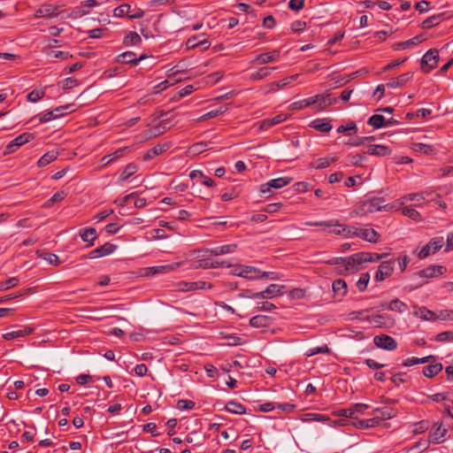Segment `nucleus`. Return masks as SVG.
<instances>
[{"mask_svg": "<svg viewBox=\"0 0 453 453\" xmlns=\"http://www.w3.org/2000/svg\"><path fill=\"white\" fill-rule=\"evenodd\" d=\"M339 226H334L333 229L329 230V233H333L335 234H344L346 236H356V234L357 233V227L356 226H347L344 225H341L338 223Z\"/></svg>", "mask_w": 453, "mask_h": 453, "instance_id": "29", "label": "nucleus"}, {"mask_svg": "<svg viewBox=\"0 0 453 453\" xmlns=\"http://www.w3.org/2000/svg\"><path fill=\"white\" fill-rule=\"evenodd\" d=\"M273 324V319L265 315H257L250 319V325L255 328L268 327Z\"/></svg>", "mask_w": 453, "mask_h": 453, "instance_id": "21", "label": "nucleus"}, {"mask_svg": "<svg viewBox=\"0 0 453 453\" xmlns=\"http://www.w3.org/2000/svg\"><path fill=\"white\" fill-rule=\"evenodd\" d=\"M275 69H276V67H266V66L261 67L257 71L252 73L250 75V81L263 80V79L268 77L271 74V72Z\"/></svg>", "mask_w": 453, "mask_h": 453, "instance_id": "39", "label": "nucleus"}, {"mask_svg": "<svg viewBox=\"0 0 453 453\" xmlns=\"http://www.w3.org/2000/svg\"><path fill=\"white\" fill-rule=\"evenodd\" d=\"M372 414L375 415L374 418L379 419V424L382 420L390 419L396 416L397 411L394 409L383 407V408H376L372 411Z\"/></svg>", "mask_w": 453, "mask_h": 453, "instance_id": "20", "label": "nucleus"}, {"mask_svg": "<svg viewBox=\"0 0 453 453\" xmlns=\"http://www.w3.org/2000/svg\"><path fill=\"white\" fill-rule=\"evenodd\" d=\"M394 263L395 261L392 259L383 261L378 267L374 280L380 282L391 276L394 272Z\"/></svg>", "mask_w": 453, "mask_h": 453, "instance_id": "10", "label": "nucleus"}, {"mask_svg": "<svg viewBox=\"0 0 453 453\" xmlns=\"http://www.w3.org/2000/svg\"><path fill=\"white\" fill-rule=\"evenodd\" d=\"M80 236L82 239L83 242H88L89 244L88 246H92L93 242L96 239L97 234L96 231L93 227H88L84 228L80 232Z\"/></svg>", "mask_w": 453, "mask_h": 453, "instance_id": "34", "label": "nucleus"}, {"mask_svg": "<svg viewBox=\"0 0 453 453\" xmlns=\"http://www.w3.org/2000/svg\"><path fill=\"white\" fill-rule=\"evenodd\" d=\"M227 109H228V107L226 105L220 106L218 109L211 110V111H208L207 113L203 114V116H201L199 118V119L205 120L208 119H212V118L218 117V116L223 114L224 112H226L227 111Z\"/></svg>", "mask_w": 453, "mask_h": 453, "instance_id": "51", "label": "nucleus"}, {"mask_svg": "<svg viewBox=\"0 0 453 453\" xmlns=\"http://www.w3.org/2000/svg\"><path fill=\"white\" fill-rule=\"evenodd\" d=\"M425 200V193L424 192H418V193H411L403 196L399 199V203L401 205H403L405 203L410 201H421Z\"/></svg>", "mask_w": 453, "mask_h": 453, "instance_id": "46", "label": "nucleus"}, {"mask_svg": "<svg viewBox=\"0 0 453 453\" xmlns=\"http://www.w3.org/2000/svg\"><path fill=\"white\" fill-rule=\"evenodd\" d=\"M443 366L441 363L430 364L429 365L424 367L423 374L427 378H433L441 372Z\"/></svg>", "mask_w": 453, "mask_h": 453, "instance_id": "36", "label": "nucleus"}, {"mask_svg": "<svg viewBox=\"0 0 453 453\" xmlns=\"http://www.w3.org/2000/svg\"><path fill=\"white\" fill-rule=\"evenodd\" d=\"M329 352H330V349L327 347L326 344H324L323 346H319V347H315V348L310 349L306 352L305 355L307 357H312V356H315L317 354H326V353H329Z\"/></svg>", "mask_w": 453, "mask_h": 453, "instance_id": "62", "label": "nucleus"}, {"mask_svg": "<svg viewBox=\"0 0 453 453\" xmlns=\"http://www.w3.org/2000/svg\"><path fill=\"white\" fill-rule=\"evenodd\" d=\"M386 318H387L386 315L376 314V315L367 316V317H365V319L366 321L375 325L376 326L381 327L385 324L384 320Z\"/></svg>", "mask_w": 453, "mask_h": 453, "instance_id": "58", "label": "nucleus"}, {"mask_svg": "<svg viewBox=\"0 0 453 453\" xmlns=\"http://www.w3.org/2000/svg\"><path fill=\"white\" fill-rule=\"evenodd\" d=\"M142 43V38L136 32H129L123 39V44L127 47L140 45Z\"/></svg>", "mask_w": 453, "mask_h": 453, "instance_id": "40", "label": "nucleus"}, {"mask_svg": "<svg viewBox=\"0 0 453 453\" xmlns=\"http://www.w3.org/2000/svg\"><path fill=\"white\" fill-rule=\"evenodd\" d=\"M238 276L247 278L250 280H254L267 277V273L265 272L261 273L258 269L253 266H242L241 267Z\"/></svg>", "mask_w": 453, "mask_h": 453, "instance_id": "17", "label": "nucleus"}, {"mask_svg": "<svg viewBox=\"0 0 453 453\" xmlns=\"http://www.w3.org/2000/svg\"><path fill=\"white\" fill-rule=\"evenodd\" d=\"M373 343L376 347L389 351L395 350L397 348L396 341L393 337L383 334L374 336Z\"/></svg>", "mask_w": 453, "mask_h": 453, "instance_id": "9", "label": "nucleus"}, {"mask_svg": "<svg viewBox=\"0 0 453 453\" xmlns=\"http://www.w3.org/2000/svg\"><path fill=\"white\" fill-rule=\"evenodd\" d=\"M387 309L389 311H396L399 313H403L407 311L408 306L403 301L395 298L393 299L388 305Z\"/></svg>", "mask_w": 453, "mask_h": 453, "instance_id": "41", "label": "nucleus"}, {"mask_svg": "<svg viewBox=\"0 0 453 453\" xmlns=\"http://www.w3.org/2000/svg\"><path fill=\"white\" fill-rule=\"evenodd\" d=\"M384 199L380 197H374L372 199H369L364 201L357 208V214L365 215L369 213H373L376 211H381L383 208H386L388 205L383 204Z\"/></svg>", "mask_w": 453, "mask_h": 453, "instance_id": "1", "label": "nucleus"}, {"mask_svg": "<svg viewBox=\"0 0 453 453\" xmlns=\"http://www.w3.org/2000/svg\"><path fill=\"white\" fill-rule=\"evenodd\" d=\"M332 288L335 296L340 299L344 297L347 294V283L344 280L339 279L333 282Z\"/></svg>", "mask_w": 453, "mask_h": 453, "instance_id": "33", "label": "nucleus"}, {"mask_svg": "<svg viewBox=\"0 0 453 453\" xmlns=\"http://www.w3.org/2000/svg\"><path fill=\"white\" fill-rule=\"evenodd\" d=\"M446 434H447V429L443 428L441 426V424H440L432 435L433 442H434V443L442 442Z\"/></svg>", "mask_w": 453, "mask_h": 453, "instance_id": "54", "label": "nucleus"}, {"mask_svg": "<svg viewBox=\"0 0 453 453\" xmlns=\"http://www.w3.org/2000/svg\"><path fill=\"white\" fill-rule=\"evenodd\" d=\"M186 291H193L197 289H211L213 288V285L210 282L198 280L193 282H183Z\"/></svg>", "mask_w": 453, "mask_h": 453, "instance_id": "31", "label": "nucleus"}, {"mask_svg": "<svg viewBox=\"0 0 453 453\" xmlns=\"http://www.w3.org/2000/svg\"><path fill=\"white\" fill-rule=\"evenodd\" d=\"M435 320H453V310H441L436 312Z\"/></svg>", "mask_w": 453, "mask_h": 453, "instance_id": "61", "label": "nucleus"}, {"mask_svg": "<svg viewBox=\"0 0 453 453\" xmlns=\"http://www.w3.org/2000/svg\"><path fill=\"white\" fill-rule=\"evenodd\" d=\"M99 5L96 0H86L81 2V7L78 10L80 16H84L89 13V8H93Z\"/></svg>", "mask_w": 453, "mask_h": 453, "instance_id": "49", "label": "nucleus"}, {"mask_svg": "<svg viewBox=\"0 0 453 453\" xmlns=\"http://www.w3.org/2000/svg\"><path fill=\"white\" fill-rule=\"evenodd\" d=\"M58 14V6L52 4H42L35 12V18H52Z\"/></svg>", "mask_w": 453, "mask_h": 453, "instance_id": "12", "label": "nucleus"}, {"mask_svg": "<svg viewBox=\"0 0 453 453\" xmlns=\"http://www.w3.org/2000/svg\"><path fill=\"white\" fill-rule=\"evenodd\" d=\"M366 153L372 156L384 157L389 155L391 153V150L388 146L376 144L370 145L367 148Z\"/></svg>", "mask_w": 453, "mask_h": 453, "instance_id": "28", "label": "nucleus"}, {"mask_svg": "<svg viewBox=\"0 0 453 453\" xmlns=\"http://www.w3.org/2000/svg\"><path fill=\"white\" fill-rule=\"evenodd\" d=\"M443 242V237H434L431 239L430 242L418 251V258L424 259L431 254L436 253L442 248Z\"/></svg>", "mask_w": 453, "mask_h": 453, "instance_id": "7", "label": "nucleus"}, {"mask_svg": "<svg viewBox=\"0 0 453 453\" xmlns=\"http://www.w3.org/2000/svg\"><path fill=\"white\" fill-rule=\"evenodd\" d=\"M35 331L34 327L31 326H24L21 329L13 330L8 333H5L3 337L6 341L13 340L19 337H24L26 335L33 334Z\"/></svg>", "mask_w": 453, "mask_h": 453, "instance_id": "22", "label": "nucleus"}, {"mask_svg": "<svg viewBox=\"0 0 453 453\" xmlns=\"http://www.w3.org/2000/svg\"><path fill=\"white\" fill-rule=\"evenodd\" d=\"M311 127L315 130L322 133H328L332 129L330 120L326 119H317L313 120L311 124Z\"/></svg>", "mask_w": 453, "mask_h": 453, "instance_id": "32", "label": "nucleus"}, {"mask_svg": "<svg viewBox=\"0 0 453 453\" xmlns=\"http://www.w3.org/2000/svg\"><path fill=\"white\" fill-rule=\"evenodd\" d=\"M353 426L357 429H367V428L376 427L379 426V419L374 418V417L372 418L361 419V420L353 422Z\"/></svg>", "mask_w": 453, "mask_h": 453, "instance_id": "35", "label": "nucleus"}, {"mask_svg": "<svg viewBox=\"0 0 453 453\" xmlns=\"http://www.w3.org/2000/svg\"><path fill=\"white\" fill-rule=\"evenodd\" d=\"M327 264L336 265L337 273L342 275L356 273V267H354L351 256L348 257H333L327 261Z\"/></svg>", "mask_w": 453, "mask_h": 453, "instance_id": "2", "label": "nucleus"}, {"mask_svg": "<svg viewBox=\"0 0 453 453\" xmlns=\"http://www.w3.org/2000/svg\"><path fill=\"white\" fill-rule=\"evenodd\" d=\"M334 161V158H329V157H320L317 159L315 162H312L311 164V166L315 169H323L326 167H328L331 163Z\"/></svg>", "mask_w": 453, "mask_h": 453, "instance_id": "56", "label": "nucleus"}, {"mask_svg": "<svg viewBox=\"0 0 453 453\" xmlns=\"http://www.w3.org/2000/svg\"><path fill=\"white\" fill-rule=\"evenodd\" d=\"M447 272L446 267L442 265H429L419 271L418 275L423 278H434L444 274Z\"/></svg>", "mask_w": 453, "mask_h": 453, "instance_id": "16", "label": "nucleus"}, {"mask_svg": "<svg viewBox=\"0 0 453 453\" xmlns=\"http://www.w3.org/2000/svg\"><path fill=\"white\" fill-rule=\"evenodd\" d=\"M131 6L128 4H123L113 10V16L117 18L127 17L129 19Z\"/></svg>", "mask_w": 453, "mask_h": 453, "instance_id": "48", "label": "nucleus"}, {"mask_svg": "<svg viewBox=\"0 0 453 453\" xmlns=\"http://www.w3.org/2000/svg\"><path fill=\"white\" fill-rule=\"evenodd\" d=\"M314 100L311 99V97H308V98H305V99H303V100H300V101H297V102H294L290 104V108L292 110H302L305 107H309V106H311L314 104Z\"/></svg>", "mask_w": 453, "mask_h": 453, "instance_id": "52", "label": "nucleus"}, {"mask_svg": "<svg viewBox=\"0 0 453 453\" xmlns=\"http://www.w3.org/2000/svg\"><path fill=\"white\" fill-rule=\"evenodd\" d=\"M415 311L413 312L414 316L420 318L423 320L426 321H435V311H433L427 309L425 306L422 307H415Z\"/></svg>", "mask_w": 453, "mask_h": 453, "instance_id": "25", "label": "nucleus"}, {"mask_svg": "<svg viewBox=\"0 0 453 453\" xmlns=\"http://www.w3.org/2000/svg\"><path fill=\"white\" fill-rule=\"evenodd\" d=\"M34 138V134L30 133H23L12 139L5 147L4 154L9 155L14 153L19 147L30 142Z\"/></svg>", "mask_w": 453, "mask_h": 453, "instance_id": "8", "label": "nucleus"}, {"mask_svg": "<svg viewBox=\"0 0 453 453\" xmlns=\"http://www.w3.org/2000/svg\"><path fill=\"white\" fill-rule=\"evenodd\" d=\"M431 360L434 361V356H427V357H425L422 358L412 357H409V358L405 359L403 363V366H412V365H418V364H425V363L430 362Z\"/></svg>", "mask_w": 453, "mask_h": 453, "instance_id": "42", "label": "nucleus"}, {"mask_svg": "<svg viewBox=\"0 0 453 453\" xmlns=\"http://www.w3.org/2000/svg\"><path fill=\"white\" fill-rule=\"evenodd\" d=\"M58 152L55 150L48 151L42 155L37 162L39 167H44L58 158Z\"/></svg>", "mask_w": 453, "mask_h": 453, "instance_id": "37", "label": "nucleus"}, {"mask_svg": "<svg viewBox=\"0 0 453 453\" xmlns=\"http://www.w3.org/2000/svg\"><path fill=\"white\" fill-rule=\"evenodd\" d=\"M437 342H452L453 341V331H444L438 334L435 337Z\"/></svg>", "mask_w": 453, "mask_h": 453, "instance_id": "64", "label": "nucleus"}, {"mask_svg": "<svg viewBox=\"0 0 453 453\" xmlns=\"http://www.w3.org/2000/svg\"><path fill=\"white\" fill-rule=\"evenodd\" d=\"M402 213L404 216H406L415 221H419L421 219L420 213L417 210H415L410 206H403L402 208Z\"/></svg>", "mask_w": 453, "mask_h": 453, "instance_id": "53", "label": "nucleus"}, {"mask_svg": "<svg viewBox=\"0 0 453 453\" xmlns=\"http://www.w3.org/2000/svg\"><path fill=\"white\" fill-rule=\"evenodd\" d=\"M226 411L234 414H244L246 413V407L235 401H229L225 406Z\"/></svg>", "mask_w": 453, "mask_h": 453, "instance_id": "38", "label": "nucleus"}, {"mask_svg": "<svg viewBox=\"0 0 453 453\" xmlns=\"http://www.w3.org/2000/svg\"><path fill=\"white\" fill-rule=\"evenodd\" d=\"M280 58V50H273L269 52L261 53L256 56L251 63L257 65H265L276 61Z\"/></svg>", "mask_w": 453, "mask_h": 453, "instance_id": "15", "label": "nucleus"}, {"mask_svg": "<svg viewBox=\"0 0 453 453\" xmlns=\"http://www.w3.org/2000/svg\"><path fill=\"white\" fill-rule=\"evenodd\" d=\"M198 46H201L203 49H207L210 46V42L207 40L197 41L196 37L189 38L187 41V47L188 49H194Z\"/></svg>", "mask_w": 453, "mask_h": 453, "instance_id": "55", "label": "nucleus"}, {"mask_svg": "<svg viewBox=\"0 0 453 453\" xmlns=\"http://www.w3.org/2000/svg\"><path fill=\"white\" fill-rule=\"evenodd\" d=\"M306 226H324L327 228V232L329 233L330 229H333L334 226H338V221L335 219L326 220V221H308L305 223Z\"/></svg>", "mask_w": 453, "mask_h": 453, "instance_id": "43", "label": "nucleus"}, {"mask_svg": "<svg viewBox=\"0 0 453 453\" xmlns=\"http://www.w3.org/2000/svg\"><path fill=\"white\" fill-rule=\"evenodd\" d=\"M64 115H65V113H54V111H50L40 114L39 121H40V123H45V122H48L51 119H55L57 118H59Z\"/></svg>", "mask_w": 453, "mask_h": 453, "instance_id": "60", "label": "nucleus"}, {"mask_svg": "<svg viewBox=\"0 0 453 453\" xmlns=\"http://www.w3.org/2000/svg\"><path fill=\"white\" fill-rule=\"evenodd\" d=\"M288 119V115L285 113H280L273 118L265 119L259 122L260 130H268L269 128L282 123Z\"/></svg>", "mask_w": 453, "mask_h": 453, "instance_id": "18", "label": "nucleus"}, {"mask_svg": "<svg viewBox=\"0 0 453 453\" xmlns=\"http://www.w3.org/2000/svg\"><path fill=\"white\" fill-rule=\"evenodd\" d=\"M169 147L170 146L168 143L157 144L156 146L150 149L146 152V154L143 156V160L149 161V160L152 159L156 156H158V155L164 153L165 151H166L169 149Z\"/></svg>", "mask_w": 453, "mask_h": 453, "instance_id": "24", "label": "nucleus"}, {"mask_svg": "<svg viewBox=\"0 0 453 453\" xmlns=\"http://www.w3.org/2000/svg\"><path fill=\"white\" fill-rule=\"evenodd\" d=\"M182 265V262H175L169 265H156L151 267H145L141 270V275L147 277V276H152L156 274H164L171 273L177 268H179Z\"/></svg>", "mask_w": 453, "mask_h": 453, "instance_id": "6", "label": "nucleus"}, {"mask_svg": "<svg viewBox=\"0 0 453 453\" xmlns=\"http://www.w3.org/2000/svg\"><path fill=\"white\" fill-rule=\"evenodd\" d=\"M439 51L436 49H430L421 58L420 68L423 73H428L434 69L439 62Z\"/></svg>", "mask_w": 453, "mask_h": 453, "instance_id": "4", "label": "nucleus"}, {"mask_svg": "<svg viewBox=\"0 0 453 453\" xmlns=\"http://www.w3.org/2000/svg\"><path fill=\"white\" fill-rule=\"evenodd\" d=\"M421 42H422V36L417 35V36L412 37L411 39L399 42L398 46L401 49H406L411 46L417 45V44L420 43Z\"/></svg>", "mask_w": 453, "mask_h": 453, "instance_id": "63", "label": "nucleus"}, {"mask_svg": "<svg viewBox=\"0 0 453 453\" xmlns=\"http://www.w3.org/2000/svg\"><path fill=\"white\" fill-rule=\"evenodd\" d=\"M127 149H128L127 147L120 148V149L117 150L115 152L104 156L102 158L101 161H104V159L108 158L107 162L104 163V165H107L111 164V162H114L115 160H117V159L120 158L121 157H123L125 151Z\"/></svg>", "mask_w": 453, "mask_h": 453, "instance_id": "50", "label": "nucleus"}, {"mask_svg": "<svg viewBox=\"0 0 453 453\" xmlns=\"http://www.w3.org/2000/svg\"><path fill=\"white\" fill-rule=\"evenodd\" d=\"M441 21V14H436V15H433L427 19H426L423 22H422V28L424 29H429V28H432L435 26H437L438 24H440Z\"/></svg>", "mask_w": 453, "mask_h": 453, "instance_id": "47", "label": "nucleus"}, {"mask_svg": "<svg viewBox=\"0 0 453 453\" xmlns=\"http://www.w3.org/2000/svg\"><path fill=\"white\" fill-rule=\"evenodd\" d=\"M355 234L357 237L371 243H377L380 240V234L372 228L357 227V233Z\"/></svg>", "mask_w": 453, "mask_h": 453, "instance_id": "13", "label": "nucleus"}, {"mask_svg": "<svg viewBox=\"0 0 453 453\" xmlns=\"http://www.w3.org/2000/svg\"><path fill=\"white\" fill-rule=\"evenodd\" d=\"M311 99L315 101L313 105H316L319 110H325L337 102V98L332 97L330 94L316 95L311 96Z\"/></svg>", "mask_w": 453, "mask_h": 453, "instance_id": "14", "label": "nucleus"}, {"mask_svg": "<svg viewBox=\"0 0 453 453\" xmlns=\"http://www.w3.org/2000/svg\"><path fill=\"white\" fill-rule=\"evenodd\" d=\"M283 288L284 286L278 284H271L264 291L258 292L259 298L270 299L274 296H281L283 294Z\"/></svg>", "mask_w": 453, "mask_h": 453, "instance_id": "19", "label": "nucleus"}, {"mask_svg": "<svg viewBox=\"0 0 453 453\" xmlns=\"http://www.w3.org/2000/svg\"><path fill=\"white\" fill-rule=\"evenodd\" d=\"M387 257V254H378L372 252H357L356 254L351 255V260L354 264V267H356V272L359 270V265L363 263H372L379 261Z\"/></svg>", "mask_w": 453, "mask_h": 453, "instance_id": "3", "label": "nucleus"}, {"mask_svg": "<svg viewBox=\"0 0 453 453\" xmlns=\"http://www.w3.org/2000/svg\"><path fill=\"white\" fill-rule=\"evenodd\" d=\"M291 178L288 177H280L277 179L271 180L266 183L261 185L260 192L263 194L270 193L272 188H280L286 185H288L291 181Z\"/></svg>", "mask_w": 453, "mask_h": 453, "instance_id": "11", "label": "nucleus"}, {"mask_svg": "<svg viewBox=\"0 0 453 453\" xmlns=\"http://www.w3.org/2000/svg\"><path fill=\"white\" fill-rule=\"evenodd\" d=\"M236 248H237V245L234 243H232V244H226V245L215 247V248L207 250L206 251L210 252L211 255L219 256V255L233 253L234 251H235Z\"/></svg>", "mask_w": 453, "mask_h": 453, "instance_id": "30", "label": "nucleus"}, {"mask_svg": "<svg viewBox=\"0 0 453 453\" xmlns=\"http://www.w3.org/2000/svg\"><path fill=\"white\" fill-rule=\"evenodd\" d=\"M368 408L369 405L366 403H354L350 405L349 408L334 411L333 412V415L357 419L359 417V415H362L364 411Z\"/></svg>", "mask_w": 453, "mask_h": 453, "instance_id": "5", "label": "nucleus"}, {"mask_svg": "<svg viewBox=\"0 0 453 453\" xmlns=\"http://www.w3.org/2000/svg\"><path fill=\"white\" fill-rule=\"evenodd\" d=\"M209 149V143L207 142H196L193 144L188 151L192 155H198Z\"/></svg>", "mask_w": 453, "mask_h": 453, "instance_id": "57", "label": "nucleus"}, {"mask_svg": "<svg viewBox=\"0 0 453 453\" xmlns=\"http://www.w3.org/2000/svg\"><path fill=\"white\" fill-rule=\"evenodd\" d=\"M298 77V74H295L287 78H284L279 81L272 82L268 85L269 92H276L279 89L283 88L285 86L288 85L290 82L296 81Z\"/></svg>", "mask_w": 453, "mask_h": 453, "instance_id": "26", "label": "nucleus"}, {"mask_svg": "<svg viewBox=\"0 0 453 453\" xmlns=\"http://www.w3.org/2000/svg\"><path fill=\"white\" fill-rule=\"evenodd\" d=\"M385 119L383 115L374 114L368 119L367 124L374 128H380L385 127Z\"/></svg>", "mask_w": 453, "mask_h": 453, "instance_id": "45", "label": "nucleus"}, {"mask_svg": "<svg viewBox=\"0 0 453 453\" xmlns=\"http://www.w3.org/2000/svg\"><path fill=\"white\" fill-rule=\"evenodd\" d=\"M137 165L134 163L128 164L121 172L119 180L125 181L137 172Z\"/></svg>", "mask_w": 453, "mask_h": 453, "instance_id": "44", "label": "nucleus"}, {"mask_svg": "<svg viewBox=\"0 0 453 453\" xmlns=\"http://www.w3.org/2000/svg\"><path fill=\"white\" fill-rule=\"evenodd\" d=\"M370 280V274L368 273H364L360 275L359 280L357 282V287L360 292H364Z\"/></svg>", "mask_w": 453, "mask_h": 453, "instance_id": "59", "label": "nucleus"}, {"mask_svg": "<svg viewBox=\"0 0 453 453\" xmlns=\"http://www.w3.org/2000/svg\"><path fill=\"white\" fill-rule=\"evenodd\" d=\"M116 61L119 64L136 65V54L133 51H125L116 57Z\"/></svg>", "mask_w": 453, "mask_h": 453, "instance_id": "27", "label": "nucleus"}, {"mask_svg": "<svg viewBox=\"0 0 453 453\" xmlns=\"http://www.w3.org/2000/svg\"><path fill=\"white\" fill-rule=\"evenodd\" d=\"M412 77V73H405L398 77L392 78L388 83L387 87L391 88H397L404 86L408 81Z\"/></svg>", "mask_w": 453, "mask_h": 453, "instance_id": "23", "label": "nucleus"}]
</instances>
